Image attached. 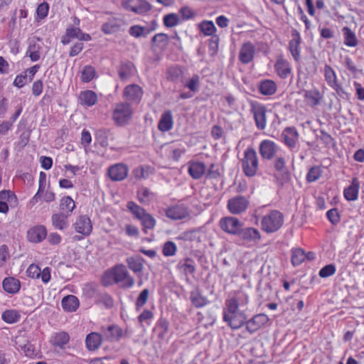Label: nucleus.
I'll use <instances>...</instances> for the list:
<instances>
[{"mask_svg":"<svg viewBox=\"0 0 364 364\" xmlns=\"http://www.w3.org/2000/svg\"><path fill=\"white\" fill-rule=\"evenodd\" d=\"M284 215L279 210H271L261 219V229L267 234L277 232L284 225Z\"/></svg>","mask_w":364,"mask_h":364,"instance_id":"1","label":"nucleus"},{"mask_svg":"<svg viewBox=\"0 0 364 364\" xmlns=\"http://www.w3.org/2000/svg\"><path fill=\"white\" fill-rule=\"evenodd\" d=\"M133 109L128 102H118L114 105L112 119L118 127L127 125L132 118Z\"/></svg>","mask_w":364,"mask_h":364,"instance_id":"2","label":"nucleus"},{"mask_svg":"<svg viewBox=\"0 0 364 364\" xmlns=\"http://www.w3.org/2000/svg\"><path fill=\"white\" fill-rule=\"evenodd\" d=\"M242 167L245 176L252 177L256 175L258 169V159L254 149L247 148L245 151Z\"/></svg>","mask_w":364,"mask_h":364,"instance_id":"3","label":"nucleus"},{"mask_svg":"<svg viewBox=\"0 0 364 364\" xmlns=\"http://www.w3.org/2000/svg\"><path fill=\"white\" fill-rule=\"evenodd\" d=\"M223 321L228 323V326L233 330L242 327L247 322V316L243 310H236L230 312L227 307H225L223 312Z\"/></svg>","mask_w":364,"mask_h":364,"instance_id":"4","label":"nucleus"},{"mask_svg":"<svg viewBox=\"0 0 364 364\" xmlns=\"http://www.w3.org/2000/svg\"><path fill=\"white\" fill-rule=\"evenodd\" d=\"M250 112L254 117L257 128L259 130H264L267 127V109L265 105L256 101H252L250 103Z\"/></svg>","mask_w":364,"mask_h":364,"instance_id":"5","label":"nucleus"},{"mask_svg":"<svg viewBox=\"0 0 364 364\" xmlns=\"http://www.w3.org/2000/svg\"><path fill=\"white\" fill-rule=\"evenodd\" d=\"M237 237L242 245L251 246L257 244L261 240L262 235L257 228L242 226Z\"/></svg>","mask_w":364,"mask_h":364,"instance_id":"6","label":"nucleus"},{"mask_svg":"<svg viewBox=\"0 0 364 364\" xmlns=\"http://www.w3.org/2000/svg\"><path fill=\"white\" fill-rule=\"evenodd\" d=\"M219 226L223 231L231 235L237 236L242 226H244L238 218L228 216L222 218L219 221Z\"/></svg>","mask_w":364,"mask_h":364,"instance_id":"7","label":"nucleus"},{"mask_svg":"<svg viewBox=\"0 0 364 364\" xmlns=\"http://www.w3.org/2000/svg\"><path fill=\"white\" fill-rule=\"evenodd\" d=\"M249 302L248 295L244 291H240L235 293V294L225 300V307L230 312L240 310V309L245 307Z\"/></svg>","mask_w":364,"mask_h":364,"instance_id":"8","label":"nucleus"},{"mask_svg":"<svg viewBox=\"0 0 364 364\" xmlns=\"http://www.w3.org/2000/svg\"><path fill=\"white\" fill-rule=\"evenodd\" d=\"M115 283H122L124 288L132 287L134 284V279L132 277L124 265L116 266L111 274Z\"/></svg>","mask_w":364,"mask_h":364,"instance_id":"9","label":"nucleus"},{"mask_svg":"<svg viewBox=\"0 0 364 364\" xmlns=\"http://www.w3.org/2000/svg\"><path fill=\"white\" fill-rule=\"evenodd\" d=\"M164 212L166 216L173 220H181L190 217V210L183 203L169 206L164 210Z\"/></svg>","mask_w":364,"mask_h":364,"instance_id":"10","label":"nucleus"},{"mask_svg":"<svg viewBox=\"0 0 364 364\" xmlns=\"http://www.w3.org/2000/svg\"><path fill=\"white\" fill-rule=\"evenodd\" d=\"M250 205L249 200L242 196H237L228 200L227 207L234 215H239L246 211Z\"/></svg>","mask_w":364,"mask_h":364,"instance_id":"11","label":"nucleus"},{"mask_svg":"<svg viewBox=\"0 0 364 364\" xmlns=\"http://www.w3.org/2000/svg\"><path fill=\"white\" fill-rule=\"evenodd\" d=\"M100 332L105 341L116 342L124 336L123 330L117 325L102 326Z\"/></svg>","mask_w":364,"mask_h":364,"instance_id":"12","label":"nucleus"},{"mask_svg":"<svg viewBox=\"0 0 364 364\" xmlns=\"http://www.w3.org/2000/svg\"><path fill=\"white\" fill-rule=\"evenodd\" d=\"M292 38L289 42L288 49L291 53L294 60L299 63L301 60L300 45L301 38L299 31L296 29L291 31Z\"/></svg>","mask_w":364,"mask_h":364,"instance_id":"13","label":"nucleus"},{"mask_svg":"<svg viewBox=\"0 0 364 364\" xmlns=\"http://www.w3.org/2000/svg\"><path fill=\"white\" fill-rule=\"evenodd\" d=\"M143 95V90L140 86L136 84L127 85L123 92V97L129 102L139 103Z\"/></svg>","mask_w":364,"mask_h":364,"instance_id":"14","label":"nucleus"},{"mask_svg":"<svg viewBox=\"0 0 364 364\" xmlns=\"http://www.w3.org/2000/svg\"><path fill=\"white\" fill-rule=\"evenodd\" d=\"M129 168L123 164L111 166L107 170V175L113 181H121L127 176Z\"/></svg>","mask_w":364,"mask_h":364,"instance_id":"15","label":"nucleus"},{"mask_svg":"<svg viewBox=\"0 0 364 364\" xmlns=\"http://www.w3.org/2000/svg\"><path fill=\"white\" fill-rule=\"evenodd\" d=\"M259 151L263 159L271 160L277 154L278 146L273 141L264 139L261 141Z\"/></svg>","mask_w":364,"mask_h":364,"instance_id":"16","label":"nucleus"},{"mask_svg":"<svg viewBox=\"0 0 364 364\" xmlns=\"http://www.w3.org/2000/svg\"><path fill=\"white\" fill-rule=\"evenodd\" d=\"M169 43V36L164 33L154 35L151 41V46L154 53L164 52Z\"/></svg>","mask_w":364,"mask_h":364,"instance_id":"17","label":"nucleus"},{"mask_svg":"<svg viewBox=\"0 0 364 364\" xmlns=\"http://www.w3.org/2000/svg\"><path fill=\"white\" fill-rule=\"evenodd\" d=\"M75 231L84 236L90 235L92 230V225L90 218L87 215L79 216L73 224Z\"/></svg>","mask_w":364,"mask_h":364,"instance_id":"18","label":"nucleus"},{"mask_svg":"<svg viewBox=\"0 0 364 364\" xmlns=\"http://www.w3.org/2000/svg\"><path fill=\"white\" fill-rule=\"evenodd\" d=\"M284 143L290 149L296 147L299 141V134L294 127H286L282 133Z\"/></svg>","mask_w":364,"mask_h":364,"instance_id":"19","label":"nucleus"},{"mask_svg":"<svg viewBox=\"0 0 364 364\" xmlns=\"http://www.w3.org/2000/svg\"><path fill=\"white\" fill-rule=\"evenodd\" d=\"M269 321V317L264 314H259L254 316L246 322L247 331L252 333H255L262 326Z\"/></svg>","mask_w":364,"mask_h":364,"instance_id":"20","label":"nucleus"},{"mask_svg":"<svg viewBox=\"0 0 364 364\" xmlns=\"http://www.w3.org/2000/svg\"><path fill=\"white\" fill-rule=\"evenodd\" d=\"M41 50L42 46L40 38L35 36L28 40L26 55L29 56L31 61L36 62L40 59Z\"/></svg>","mask_w":364,"mask_h":364,"instance_id":"21","label":"nucleus"},{"mask_svg":"<svg viewBox=\"0 0 364 364\" xmlns=\"http://www.w3.org/2000/svg\"><path fill=\"white\" fill-rule=\"evenodd\" d=\"M255 54V46L250 41H247L241 46L238 58L242 63L247 64L254 59Z\"/></svg>","mask_w":364,"mask_h":364,"instance_id":"22","label":"nucleus"},{"mask_svg":"<svg viewBox=\"0 0 364 364\" xmlns=\"http://www.w3.org/2000/svg\"><path fill=\"white\" fill-rule=\"evenodd\" d=\"M124 6L126 9L136 14H143L151 9V5L146 0H127Z\"/></svg>","mask_w":364,"mask_h":364,"instance_id":"23","label":"nucleus"},{"mask_svg":"<svg viewBox=\"0 0 364 364\" xmlns=\"http://www.w3.org/2000/svg\"><path fill=\"white\" fill-rule=\"evenodd\" d=\"M360 181L357 177L352 178L350 184L343 191V196L348 201H355L358 198Z\"/></svg>","mask_w":364,"mask_h":364,"instance_id":"24","label":"nucleus"},{"mask_svg":"<svg viewBox=\"0 0 364 364\" xmlns=\"http://www.w3.org/2000/svg\"><path fill=\"white\" fill-rule=\"evenodd\" d=\"M47 235V230L43 225H37L27 232L28 240L34 243H38L43 241Z\"/></svg>","mask_w":364,"mask_h":364,"instance_id":"25","label":"nucleus"},{"mask_svg":"<svg viewBox=\"0 0 364 364\" xmlns=\"http://www.w3.org/2000/svg\"><path fill=\"white\" fill-rule=\"evenodd\" d=\"M274 69L277 75L282 79L287 78L291 73V67L289 62L282 57L277 60Z\"/></svg>","mask_w":364,"mask_h":364,"instance_id":"26","label":"nucleus"},{"mask_svg":"<svg viewBox=\"0 0 364 364\" xmlns=\"http://www.w3.org/2000/svg\"><path fill=\"white\" fill-rule=\"evenodd\" d=\"M188 173L194 179L200 178L206 172V166L200 161H191L188 164Z\"/></svg>","mask_w":364,"mask_h":364,"instance_id":"27","label":"nucleus"},{"mask_svg":"<svg viewBox=\"0 0 364 364\" xmlns=\"http://www.w3.org/2000/svg\"><path fill=\"white\" fill-rule=\"evenodd\" d=\"M103 340L101 332H92L86 336V347L89 350H95L100 348Z\"/></svg>","mask_w":364,"mask_h":364,"instance_id":"28","label":"nucleus"},{"mask_svg":"<svg viewBox=\"0 0 364 364\" xmlns=\"http://www.w3.org/2000/svg\"><path fill=\"white\" fill-rule=\"evenodd\" d=\"M120 19L112 18L102 25L101 30L105 34H112L118 32L121 28Z\"/></svg>","mask_w":364,"mask_h":364,"instance_id":"29","label":"nucleus"},{"mask_svg":"<svg viewBox=\"0 0 364 364\" xmlns=\"http://www.w3.org/2000/svg\"><path fill=\"white\" fill-rule=\"evenodd\" d=\"M2 286L5 291L11 294H14L20 290L21 282L14 277H6L4 279Z\"/></svg>","mask_w":364,"mask_h":364,"instance_id":"30","label":"nucleus"},{"mask_svg":"<svg viewBox=\"0 0 364 364\" xmlns=\"http://www.w3.org/2000/svg\"><path fill=\"white\" fill-rule=\"evenodd\" d=\"M173 125L172 113L170 110H167L162 114L159 124L158 129L161 132H168L171 130Z\"/></svg>","mask_w":364,"mask_h":364,"instance_id":"31","label":"nucleus"},{"mask_svg":"<svg viewBox=\"0 0 364 364\" xmlns=\"http://www.w3.org/2000/svg\"><path fill=\"white\" fill-rule=\"evenodd\" d=\"M135 68L132 63H122L118 68V75L122 80H127L131 76L134 75Z\"/></svg>","mask_w":364,"mask_h":364,"instance_id":"32","label":"nucleus"},{"mask_svg":"<svg viewBox=\"0 0 364 364\" xmlns=\"http://www.w3.org/2000/svg\"><path fill=\"white\" fill-rule=\"evenodd\" d=\"M277 84L272 80H263L259 82V91L262 95H272L277 92Z\"/></svg>","mask_w":364,"mask_h":364,"instance_id":"33","label":"nucleus"},{"mask_svg":"<svg viewBox=\"0 0 364 364\" xmlns=\"http://www.w3.org/2000/svg\"><path fill=\"white\" fill-rule=\"evenodd\" d=\"M79 300L74 295H68L65 296L61 301L63 309L68 312H73L79 307Z\"/></svg>","mask_w":364,"mask_h":364,"instance_id":"34","label":"nucleus"},{"mask_svg":"<svg viewBox=\"0 0 364 364\" xmlns=\"http://www.w3.org/2000/svg\"><path fill=\"white\" fill-rule=\"evenodd\" d=\"M66 31L68 36H71L72 38H76L80 41H90L92 38L90 34L83 33L78 26H69Z\"/></svg>","mask_w":364,"mask_h":364,"instance_id":"35","label":"nucleus"},{"mask_svg":"<svg viewBox=\"0 0 364 364\" xmlns=\"http://www.w3.org/2000/svg\"><path fill=\"white\" fill-rule=\"evenodd\" d=\"M68 215L65 213H55L51 217L52 224L55 229L64 230L68 228Z\"/></svg>","mask_w":364,"mask_h":364,"instance_id":"36","label":"nucleus"},{"mask_svg":"<svg viewBox=\"0 0 364 364\" xmlns=\"http://www.w3.org/2000/svg\"><path fill=\"white\" fill-rule=\"evenodd\" d=\"M80 104L87 107H92L97 102V94L92 90H85L80 93Z\"/></svg>","mask_w":364,"mask_h":364,"instance_id":"37","label":"nucleus"},{"mask_svg":"<svg viewBox=\"0 0 364 364\" xmlns=\"http://www.w3.org/2000/svg\"><path fill=\"white\" fill-rule=\"evenodd\" d=\"M190 299L192 304L196 308H202L208 303L207 299L201 294L198 289L191 291Z\"/></svg>","mask_w":364,"mask_h":364,"instance_id":"38","label":"nucleus"},{"mask_svg":"<svg viewBox=\"0 0 364 364\" xmlns=\"http://www.w3.org/2000/svg\"><path fill=\"white\" fill-rule=\"evenodd\" d=\"M344 36V43L349 47H355L358 43V39L355 33L348 27L345 26L342 28Z\"/></svg>","mask_w":364,"mask_h":364,"instance_id":"39","label":"nucleus"},{"mask_svg":"<svg viewBox=\"0 0 364 364\" xmlns=\"http://www.w3.org/2000/svg\"><path fill=\"white\" fill-rule=\"evenodd\" d=\"M69 340L70 336L68 333L62 331L55 333L52 337L51 342L53 346L63 348L69 342Z\"/></svg>","mask_w":364,"mask_h":364,"instance_id":"40","label":"nucleus"},{"mask_svg":"<svg viewBox=\"0 0 364 364\" xmlns=\"http://www.w3.org/2000/svg\"><path fill=\"white\" fill-rule=\"evenodd\" d=\"M75 208V203L70 196H65L60 200V209L61 213H65L68 215H70L73 210Z\"/></svg>","mask_w":364,"mask_h":364,"instance_id":"41","label":"nucleus"},{"mask_svg":"<svg viewBox=\"0 0 364 364\" xmlns=\"http://www.w3.org/2000/svg\"><path fill=\"white\" fill-rule=\"evenodd\" d=\"M137 197L142 204H149L154 198V193L146 187L140 188L137 191Z\"/></svg>","mask_w":364,"mask_h":364,"instance_id":"42","label":"nucleus"},{"mask_svg":"<svg viewBox=\"0 0 364 364\" xmlns=\"http://www.w3.org/2000/svg\"><path fill=\"white\" fill-rule=\"evenodd\" d=\"M304 97L309 102L311 106L318 105L322 98L320 92L316 89L305 90Z\"/></svg>","mask_w":364,"mask_h":364,"instance_id":"43","label":"nucleus"},{"mask_svg":"<svg viewBox=\"0 0 364 364\" xmlns=\"http://www.w3.org/2000/svg\"><path fill=\"white\" fill-rule=\"evenodd\" d=\"M323 74L325 80L330 87L338 82V78L336 72L329 65H325L323 68Z\"/></svg>","mask_w":364,"mask_h":364,"instance_id":"44","label":"nucleus"},{"mask_svg":"<svg viewBox=\"0 0 364 364\" xmlns=\"http://www.w3.org/2000/svg\"><path fill=\"white\" fill-rule=\"evenodd\" d=\"M139 220L143 226L144 232H146V230H153L156 224L155 218L147 212Z\"/></svg>","mask_w":364,"mask_h":364,"instance_id":"45","label":"nucleus"},{"mask_svg":"<svg viewBox=\"0 0 364 364\" xmlns=\"http://www.w3.org/2000/svg\"><path fill=\"white\" fill-rule=\"evenodd\" d=\"M19 313L14 309L6 310L2 313L1 318L4 321L8 323H14L20 319Z\"/></svg>","mask_w":364,"mask_h":364,"instance_id":"46","label":"nucleus"},{"mask_svg":"<svg viewBox=\"0 0 364 364\" xmlns=\"http://www.w3.org/2000/svg\"><path fill=\"white\" fill-rule=\"evenodd\" d=\"M128 210L134 215L139 220L145 215L146 211L144 208H141L136 203L129 201L127 205Z\"/></svg>","mask_w":364,"mask_h":364,"instance_id":"47","label":"nucleus"},{"mask_svg":"<svg viewBox=\"0 0 364 364\" xmlns=\"http://www.w3.org/2000/svg\"><path fill=\"white\" fill-rule=\"evenodd\" d=\"M200 31L207 36H212L216 32V27L212 21H203L199 24Z\"/></svg>","mask_w":364,"mask_h":364,"instance_id":"48","label":"nucleus"},{"mask_svg":"<svg viewBox=\"0 0 364 364\" xmlns=\"http://www.w3.org/2000/svg\"><path fill=\"white\" fill-rule=\"evenodd\" d=\"M183 75V70L178 65L171 66L167 70V79L172 82L178 80Z\"/></svg>","mask_w":364,"mask_h":364,"instance_id":"49","label":"nucleus"},{"mask_svg":"<svg viewBox=\"0 0 364 364\" xmlns=\"http://www.w3.org/2000/svg\"><path fill=\"white\" fill-rule=\"evenodd\" d=\"M184 87L189 89L193 93H196L199 90L200 76L194 74L185 84Z\"/></svg>","mask_w":364,"mask_h":364,"instance_id":"50","label":"nucleus"},{"mask_svg":"<svg viewBox=\"0 0 364 364\" xmlns=\"http://www.w3.org/2000/svg\"><path fill=\"white\" fill-rule=\"evenodd\" d=\"M306 257V255L302 249H295L292 250L291 263L294 266H298L304 261Z\"/></svg>","mask_w":364,"mask_h":364,"instance_id":"51","label":"nucleus"},{"mask_svg":"<svg viewBox=\"0 0 364 364\" xmlns=\"http://www.w3.org/2000/svg\"><path fill=\"white\" fill-rule=\"evenodd\" d=\"M274 167L277 171L284 173V178L287 180L289 178V173L286 171V161L284 157H277L274 161Z\"/></svg>","mask_w":364,"mask_h":364,"instance_id":"52","label":"nucleus"},{"mask_svg":"<svg viewBox=\"0 0 364 364\" xmlns=\"http://www.w3.org/2000/svg\"><path fill=\"white\" fill-rule=\"evenodd\" d=\"M178 267L183 269L186 274H192L195 272V263L193 259L190 258H186L184 262H180L178 264Z\"/></svg>","mask_w":364,"mask_h":364,"instance_id":"53","label":"nucleus"},{"mask_svg":"<svg viewBox=\"0 0 364 364\" xmlns=\"http://www.w3.org/2000/svg\"><path fill=\"white\" fill-rule=\"evenodd\" d=\"M96 71L94 67L86 65L82 71L81 80L84 82H90L95 76Z\"/></svg>","mask_w":364,"mask_h":364,"instance_id":"54","label":"nucleus"},{"mask_svg":"<svg viewBox=\"0 0 364 364\" xmlns=\"http://www.w3.org/2000/svg\"><path fill=\"white\" fill-rule=\"evenodd\" d=\"M128 267L135 273L141 272L143 269V264L140 258L129 257L127 259Z\"/></svg>","mask_w":364,"mask_h":364,"instance_id":"55","label":"nucleus"},{"mask_svg":"<svg viewBox=\"0 0 364 364\" xmlns=\"http://www.w3.org/2000/svg\"><path fill=\"white\" fill-rule=\"evenodd\" d=\"M149 294V291L147 289H144L140 292L135 304L136 311H139L147 302Z\"/></svg>","mask_w":364,"mask_h":364,"instance_id":"56","label":"nucleus"},{"mask_svg":"<svg viewBox=\"0 0 364 364\" xmlns=\"http://www.w3.org/2000/svg\"><path fill=\"white\" fill-rule=\"evenodd\" d=\"M176 245L172 241H168L164 243L162 252L164 256L171 257L176 255Z\"/></svg>","mask_w":364,"mask_h":364,"instance_id":"57","label":"nucleus"},{"mask_svg":"<svg viewBox=\"0 0 364 364\" xmlns=\"http://www.w3.org/2000/svg\"><path fill=\"white\" fill-rule=\"evenodd\" d=\"M97 303L104 305L107 309L112 308L114 306L112 297L107 293L100 294Z\"/></svg>","mask_w":364,"mask_h":364,"instance_id":"58","label":"nucleus"},{"mask_svg":"<svg viewBox=\"0 0 364 364\" xmlns=\"http://www.w3.org/2000/svg\"><path fill=\"white\" fill-rule=\"evenodd\" d=\"M154 318V314L149 309H144L141 314L138 316V321L142 326L143 323H146L149 326L151 320Z\"/></svg>","mask_w":364,"mask_h":364,"instance_id":"59","label":"nucleus"},{"mask_svg":"<svg viewBox=\"0 0 364 364\" xmlns=\"http://www.w3.org/2000/svg\"><path fill=\"white\" fill-rule=\"evenodd\" d=\"M343 63L345 67L352 73L355 77L358 75L359 73L361 72V70L356 67L355 64L349 56H346L344 58Z\"/></svg>","mask_w":364,"mask_h":364,"instance_id":"60","label":"nucleus"},{"mask_svg":"<svg viewBox=\"0 0 364 364\" xmlns=\"http://www.w3.org/2000/svg\"><path fill=\"white\" fill-rule=\"evenodd\" d=\"M178 23V16L176 14H168L164 17V23L168 28L176 26Z\"/></svg>","mask_w":364,"mask_h":364,"instance_id":"61","label":"nucleus"},{"mask_svg":"<svg viewBox=\"0 0 364 364\" xmlns=\"http://www.w3.org/2000/svg\"><path fill=\"white\" fill-rule=\"evenodd\" d=\"M336 271V268L335 264H330L322 267L318 272V275L321 278H326L333 275Z\"/></svg>","mask_w":364,"mask_h":364,"instance_id":"62","label":"nucleus"},{"mask_svg":"<svg viewBox=\"0 0 364 364\" xmlns=\"http://www.w3.org/2000/svg\"><path fill=\"white\" fill-rule=\"evenodd\" d=\"M321 175V171L320 167L318 166H314L311 167L307 175H306V181L308 182H314L318 180Z\"/></svg>","mask_w":364,"mask_h":364,"instance_id":"63","label":"nucleus"},{"mask_svg":"<svg viewBox=\"0 0 364 364\" xmlns=\"http://www.w3.org/2000/svg\"><path fill=\"white\" fill-rule=\"evenodd\" d=\"M49 5L47 2H43L38 5L36 9L38 16L43 19L48 16Z\"/></svg>","mask_w":364,"mask_h":364,"instance_id":"64","label":"nucleus"}]
</instances>
